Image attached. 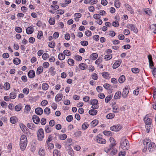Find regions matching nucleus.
I'll return each instance as SVG.
<instances>
[{
  "instance_id": "1",
  "label": "nucleus",
  "mask_w": 156,
  "mask_h": 156,
  "mask_svg": "<svg viewBox=\"0 0 156 156\" xmlns=\"http://www.w3.org/2000/svg\"><path fill=\"white\" fill-rule=\"evenodd\" d=\"M27 141L26 136L22 135L20 138V147L21 150L23 151L25 149L27 144Z\"/></svg>"
},
{
  "instance_id": "2",
  "label": "nucleus",
  "mask_w": 156,
  "mask_h": 156,
  "mask_svg": "<svg viewBox=\"0 0 156 156\" xmlns=\"http://www.w3.org/2000/svg\"><path fill=\"white\" fill-rule=\"evenodd\" d=\"M129 145L128 141L125 137L122 138L120 142L121 148L124 150H128L129 147Z\"/></svg>"
},
{
  "instance_id": "3",
  "label": "nucleus",
  "mask_w": 156,
  "mask_h": 156,
  "mask_svg": "<svg viewBox=\"0 0 156 156\" xmlns=\"http://www.w3.org/2000/svg\"><path fill=\"white\" fill-rule=\"evenodd\" d=\"M148 58L149 60V66L152 69V73L154 77H156V69L155 68H151L154 66L153 62L152 60V57L151 55L148 56Z\"/></svg>"
},
{
  "instance_id": "4",
  "label": "nucleus",
  "mask_w": 156,
  "mask_h": 156,
  "mask_svg": "<svg viewBox=\"0 0 156 156\" xmlns=\"http://www.w3.org/2000/svg\"><path fill=\"white\" fill-rule=\"evenodd\" d=\"M37 139L39 141H42L44 138V133L43 129L40 128L37 131Z\"/></svg>"
},
{
  "instance_id": "5",
  "label": "nucleus",
  "mask_w": 156,
  "mask_h": 156,
  "mask_svg": "<svg viewBox=\"0 0 156 156\" xmlns=\"http://www.w3.org/2000/svg\"><path fill=\"white\" fill-rule=\"evenodd\" d=\"M95 139L97 143L101 144H105L106 143V140L103 138L102 136L100 135H98L95 138Z\"/></svg>"
},
{
  "instance_id": "6",
  "label": "nucleus",
  "mask_w": 156,
  "mask_h": 156,
  "mask_svg": "<svg viewBox=\"0 0 156 156\" xmlns=\"http://www.w3.org/2000/svg\"><path fill=\"white\" fill-rule=\"evenodd\" d=\"M151 142L150 140L146 138L143 140V144L144 148L143 149L142 151L143 152H146L147 151V145L148 143H150Z\"/></svg>"
},
{
  "instance_id": "7",
  "label": "nucleus",
  "mask_w": 156,
  "mask_h": 156,
  "mask_svg": "<svg viewBox=\"0 0 156 156\" xmlns=\"http://www.w3.org/2000/svg\"><path fill=\"white\" fill-rule=\"evenodd\" d=\"M20 126L21 129L25 134L28 136L30 135V133L29 130L26 126L23 124H20Z\"/></svg>"
},
{
  "instance_id": "8",
  "label": "nucleus",
  "mask_w": 156,
  "mask_h": 156,
  "mask_svg": "<svg viewBox=\"0 0 156 156\" xmlns=\"http://www.w3.org/2000/svg\"><path fill=\"white\" fill-rule=\"evenodd\" d=\"M129 87L128 86H126L123 89L122 95L124 98H126L127 97L128 94L129 93Z\"/></svg>"
},
{
  "instance_id": "9",
  "label": "nucleus",
  "mask_w": 156,
  "mask_h": 156,
  "mask_svg": "<svg viewBox=\"0 0 156 156\" xmlns=\"http://www.w3.org/2000/svg\"><path fill=\"white\" fill-rule=\"evenodd\" d=\"M122 128V126L119 125H115L110 128L111 130L113 131H118L120 130Z\"/></svg>"
},
{
  "instance_id": "10",
  "label": "nucleus",
  "mask_w": 156,
  "mask_h": 156,
  "mask_svg": "<svg viewBox=\"0 0 156 156\" xmlns=\"http://www.w3.org/2000/svg\"><path fill=\"white\" fill-rule=\"evenodd\" d=\"M126 27L128 29L131 30L132 31H133L135 33H137V30L133 25L129 24L127 25Z\"/></svg>"
},
{
  "instance_id": "11",
  "label": "nucleus",
  "mask_w": 156,
  "mask_h": 156,
  "mask_svg": "<svg viewBox=\"0 0 156 156\" xmlns=\"http://www.w3.org/2000/svg\"><path fill=\"white\" fill-rule=\"evenodd\" d=\"M122 62V61L121 59H119L116 61L113 65V68L115 69L117 68L120 66Z\"/></svg>"
},
{
  "instance_id": "12",
  "label": "nucleus",
  "mask_w": 156,
  "mask_h": 156,
  "mask_svg": "<svg viewBox=\"0 0 156 156\" xmlns=\"http://www.w3.org/2000/svg\"><path fill=\"white\" fill-rule=\"evenodd\" d=\"M155 147V144L154 143L151 142L148 145V150L149 151H153Z\"/></svg>"
},
{
  "instance_id": "13",
  "label": "nucleus",
  "mask_w": 156,
  "mask_h": 156,
  "mask_svg": "<svg viewBox=\"0 0 156 156\" xmlns=\"http://www.w3.org/2000/svg\"><path fill=\"white\" fill-rule=\"evenodd\" d=\"M32 119L33 122L36 124H38L40 122V119L36 115H34L32 116Z\"/></svg>"
},
{
  "instance_id": "14",
  "label": "nucleus",
  "mask_w": 156,
  "mask_h": 156,
  "mask_svg": "<svg viewBox=\"0 0 156 156\" xmlns=\"http://www.w3.org/2000/svg\"><path fill=\"white\" fill-rule=\"evenodd\" d=\"M28 76L30 78H33L35 76V73L34 70H30L28 73Z\"/></svg>"
},
{
  "instance_id": "15",
  "label": "nucleus",
  "mask_w": 156,
  "mask_h": 156,
  "mask_svg": "<svg viewBox=\"0 0 156 156\" xmlns=\"http://www.w3.org/2000/svg\"><path fill=\"white\" fill-rule=\"evenodd\" d=\"M35 112L37 115H41L43 113V110L41 108H37L35 109Z\"/></svg>"
},
{
  "instance_id": "16",
  "label": "nucleus",
  "mask_w": 156,
  "mask_h": 156,
  "mask_svg": "<svg viewBox=\"0 0 156 156\" xmlns=\"http://www.w3.org/2000/svg\"><path fill=\"white\" fill-rule=\"evenodd\" d=\"M34 30V28L32 27H28L26 30V32L27 34H31L33 33Z\"/></svg>"
},
{
  "instance_id": "17",
  "label": "nucleus",
  "mask_w": 156,
  "mask_h": 156,
  "mask_svg": "<svg viewBox=\"0 0 156 156\" xmlns=\"http://www.w3.org/2000/svg\"><path fill=\"white\" fill-rule=\"evenodd\" d=\"M62 98V95L61 94H58L55 98V100L56 102H58L60 101Z\"/></svg>"
},
{
  "instance_id": "18",
  "label": "nucleus",
  "mask_w": 156,
  "mask_h": 156,
  "mask_svg": "<svg viewBox=\"0 0 156 156\" xmlns=\"http://www.w3.org/2000/svg\"><path fill=\"white\" fill-rule=\"evenodd\" d=\"M55 68L53 67H51L49 69V72L51 73V75L52 76H54L56 74V72L55 70Z\"/></svg>"
},
{
  "instance_id": "19",
  "label": "nucleus",
  "mask_w": 156,
  "mask_h": 156,
  "mask_svg": "<svg viewBox=\"0 0 156 156\" xmlns=\"http://www.w3.org/2000/svg\"><path fill=\"white\" fill-rule=\"evenodd\" d=\"M38 154L40 156H44L45 155V151L44 148L43 147L40 148L38 151Z\"/></svg>"
},
{
  "instance_id": "20",
  "label": "nucleus",
  "mask_w": 156,
  "mask_h": 156,
  "mask_svg": "<svg viewBox=\"0 0 156 156\" xmlns=\"http://www.w3.org/2000/svg\"><path fill=\"white\" fill-rule=\"evenodd\" d=\"M43 67L42 66H40L38 67L37 69L36 73V74L39 75L42 73L43 71Z\"/></svg>"
},
{
  "instance_id": "21",
  "label": "nucleus",
  "mask_w": 156,
  "mask_h": 156,
  "mask_svg": "<svg viewBox=\"0 0 156 156\" xmlns=\"http://www.w3.org/2000/svg\"><path fill=\"white\" fill-rule=\"evenodd\" d=\"M122 95L121 91H118L116 92L114 96V98L115 99H119Z\"/></svg>"
},
{
  "instance_id": "22",
  "label": "nucleus",
  "mask_w": 156,
  "mask_h": 156,
  "mask_svg": "<svg viewBox=\"0 0 156 156\" xmlns=\"http://www.w3.org/2000/svg\"><path fill=\"white\" fill-rule=\"evenodd\" d=\"M98 56V55L97 53H93L90 55V58L93 60H95L97 58Z\"/></svg>"
},
{
  "instance_id": "23",
  "label": "nucleus",
  "mask_w": 156,
  "mask_h": 156,
  "mask_svg": "<svg viewBox=\"0 0 156 156\" xmlns=\"http://www.w3.org/2000/svg\"><path fill=\"white\" fill-rule=\"evenodd\" d=\"M27 126L30 129L34 130L36 128V126L34 123H29L27 125Z\"/></svg>"
},
{
  "instance_id": "24",
  "label": "nucleus",
  "mask_w": 156,
  "mask_h": 156,
  "mask_svg": "<svg viewBox=\"0 0 156 156\" xmlns=\"http://www.w3.org/2000/svg\"><path fill=\"white\" fill-rule=\"evenodd\" d=\"M41 87L42 90H46L48 88L49 85L47 83H44L42 84Z\"/></svg>"
},
{
  "instance_id": "25",
  "label": "nucleus",
  "mask_w": 156,
  "mask_h": 156,
  "mask_svg": "<svg viewBox=\"0 0 156 156\" xmlns=\"http://www.w3.org/2000/svg\"><path fill=\"white\" fill-rule=\"evenodd\" d=\"M10 86L9 83L8 82H6L3 86V88L6 90H8L10 89Z\"/></svg>"
},
{
  "instance_id": "26",
  "label": "nucleus",
  "mask_w": 156,
  "mask_h": 156,
  "mask_svg": "<svg viewBox=\"0 0 156 156\" xmlns=\"http://www.w3.org/2000/svg\"><path fill=\"white\" fill-rule=\"evenodd\" d=\"M109 140L112 146H115L116 145V141L113 138L111 137L109 138Z\"/></svg>"
},
{
  "instance_id": "27",
  "label": "nucleus",
  "mask_w": 156,
  "mask_h": 156,
  "mask_svg": "<svg viewBox=\"0 0 156 156\" xmlns=\"http://www.w3.org/2000/svg\"><path fill=\"white\" fill-rule=\"evenodd\" d=\"M145 123L146 125H150L151 122V119L148 118L147 117H145L144 119Z\"/></svg>"
},
{
  "instance_id": "28",
  "label": "nucleus",
  "mask_w": 156,
  "mask_h": 156,
  "mask_svg": "<svg viewBox=\"0 0 156 156\" xmlns=\"http://www.w3.org/2000/svg\"><path fill=\"white\" fill-rule=\"evenodd\" d=\"M22 108V107L21 104L16 105L15 107V110L16 112L20 111Z\"/></svg>"
},
{
  "instance_id": "29",
  "label": "nucleus",
  "mask_w": 156,
  "mask_h": 156,
  "mask_svg": "<svg viewBox=\"0 0 156 156\" xmlns=\"http://www.w3.org/2000/svg\"><path fill=\"white\" fill-rule=\"evenodd\" d=\"M10 120L12 123L15 124L17 121V119L16 116H12L10 117Z\"/></svg>"
},
{
  "instance_id": "30",
  "label": "nucleus",
  "mask_w": 156,
  "mask_h": 156,
  "mask_svg": "<svg viewBox=\"0 0 156 156\" xmlns=\"http://www.w3.org/2000/svg\"><path fill=\"white\" fill-rule=\"evenodd\" d=\"M144 10L146 14L150 16L151 15L152 12L151 10L150 9L148 8H145L144 9Z\"/></svg>"
},
{
  "instance_id": "31",
  "label": "nucleus",
  "mask_w": 156,
  "mask_h": 156,
  "mask_svg": "<svg viewBox=\"0 0 156 156\" xmlns=\"http://www.w3.org/2000/svg\"><path fill=\"white\" fill-rule=\"evenodd\" d=\"M125 80V76L124 75L121 76L119 79V82L120 83H123Z\"/></svg>"
},
{
  "instance_id": "32",
  "label": "nucleus",
  "mask_w": 156,
  "mask_h": 156,
  "mask_svg": "<svg viewBox=\"0 0 156 156\" xmlns=\"http://www.w3.org/2000/svg\"><path fill=\"white\" fill-rule=\"evenodd\" d=\"M98 123V120L95 119L93 120L91 122L90 126L92 127H94L97 125Z\"/></svg>"
},
{
  "instance_id": "33",
  "label": "nucleus",
  "mask_w": 156,
  "mask_h": 156,
  "mask_svg": "<svg viewBox=\"0 0 156 156\" xmlns=\"http://www.w3.org/2000/svg\"><path fill=\"white\" fill-rule=\"evenodd\" d=\"M89 114L92 115H96L97 111L95 109H90L89 111Z\"/></svg>"
},
{
  "instance_id": "34",
  "label": "nucleus",
  "mask_w": 156,
  "mask_h": 156,
  "mask_svg": "<svg viewBox=\"0 0 156 156\" xmlns=\"http://www.w3.org/2000/svg\"><path fill=\"white\" fill-rule=\"evenodd\" d=\"M102 75L105 79H108L109 77V74L107 72H103L102 73Z\"/></svg>"
},
{
  "instance_id": "35",
  "label": "nucleus",
  "mask_w": 156,
  "mask_h": 156,
  "mask_svg": "<svg viewBox=\"0 0 156 156\" xmlns=\"http://www.w3.org/2000/svg\"><path fill=\"white\" fill-rule=\"evenodd\" d=\"M68 153L71 156H74V151L71 147H69L68 149Z\"/></svg>"
},
{
  "instance_id": "36",
  "label": "nucleus",
  "mask_w": 156,
  "mask_h": 156,
  "mask_svg": "<svg viewBox=\"0 0 156 156\" xmlns=\"http://www.w3.org/2000/svg\"><path fill=\"white\" fill-rule=\"evenodd\" d=\"M89 126V125L87 122H84L82 126V129L85 130L88 128Z\"/></svg>"
},
{
  "instance_id": "37",
  "label": "nucleus",
  "mask_w": 156,
  "mask_h": 156,
  "mask_svg": "<svg viewBox=\"0 0 156 156\" xmlns=\"http://www.w3.org/2000/svg\"><path fill=\"white\" fill-rule=\"evenodd\" d=\"M59 59L61 60H63L65 58V56L62 53H60L58 56Z\"/></svg>"
},
{
  "instance_id": "38",
  "label": "nucleus",
  "mask_w": 156,
  "mask_h": 156,
  "mask_svg": "<svg viewBox=\"0 0 156 156\" xmlns=\"http://www.w3.org/2000/svg\"><path fill=\"white\" fill-rule=\"evenodd\" d=\"M13 63L16 65H18L20 63V60L18 58H16L13 59Z\"/></svg>"
},
{
  "instance_id": "39",
  "label": "nucleus",
  "mask_w": 156,
  "mask_h": 156,
  "mask_svg": "<svg viewBox=\"0 0 156 156\" xmlns=\"http://www.w3.org/2000/svg\"><path fill=\"white\" fill-rule=\"evenodd\" d=\"M111 152L110 154L111 155H113L115 154L117 152V150L115 148H111L110 150Z\"/></svg>"
},
{
  "instance_id": "40",
  "label": "nucleus",
  "mask_w": 156,
  "mask_h": 156,
  "mask_svg": "<svg viewBox=\"0 0 156 156\" xmlns=\"http://www.w3.org/2000/svg\"><path fill=\"white\" fill-rule=\"evenodd\" d=\"M79 68L81 70L85 69L86 68V65L83 63H81L79 66Z\"/></svg>"
},
{
  "instance_id": "41",
  "label": "nucleus",
  "mask_w": 156,
  "mask_h": 156,
  "mask_svg": "<svg viewBox=\"0 0 156 156\" xmlns=\"http://www.w3.org/2000/svg\"><path fill=\"white\" fill-rule=\"evenodd\" d=\"M45 131L46 133H50L52 131L51 128L48 126H46L45 128Z\"/></svg>"
},
{
  "instance_id": "42",
  "label": "nucleus",
  "mask_w": 156,
  "mask_h": 156,
  "mask_svg": "<svg viewBox=\"0 0 156 156\" xmlns=\"http://www.w3.org/2000/svg\"><path fill=\"white\" fill-rule=\"evenodd\" d=\"M10 98L12 99H15L16 97V93L15 92H11L9 94Z\"/></svg>"
},
{
  "instance_id": "43",
  "label": "nucleus",
  "mask_w": 156,
  "mask_h": 156,
  "mask_svg": "<svg viewBox=\"0 0 156 156\" xmlns=\"http://www.w3.org/2000/svg\"><path fill=\"white\" fill-rule=\"evenodd\" d=\"M53 156H60V153L58 150H55L53 151Z\"/></svg>"
},
{
  "instance_id": "44",
  "label": "nucleus",
  "mask_w": 156,
  "mask_h": 156,
  "mask_svg": "<svg viewBox=\"0 0 156 156\" xmlns=\"http://www.w3.org/2000/svg\"><path fill=\"white\" fill-rule=\"evenodd\" d=\"M23 92L24 94L27 95L29 92V89L27 87L24 88L23 90Z\"/></svg>"
},
{
  "instance_id": "45",
  "label": "nucleus",
  "mask_w": 156,
  "mask_h": 156,
  "mask_svg": "<svg viewBox=\"0 0 156 156\" xmlns=\"http://www.w3.org/2000/svg\"><path fill=\"white\" fill-rule=\"evenodd\" d=\"M68 63L69 65L73 66L74 65V61L72 59L69 58L68 60Z\"/></svg>"
},
{
  "instance_id": "46",
  "label": "nucleus",
  "mask_w": 156,
  "mask_h": 156,
  "mask_svg": "<svg viewBox=\"0 0 156 156\" xmlns=\"http://www.w3.org/2000/svg\"><path fill=\"white\" fill-rule=\"evenodd\" d=\"M49 55L48 53H44L43 54L42 58L44 60H46L49 58Z\"/></svg>"
},
{
  "instance_id": "47",
  "label": "nucleus",
  "mask_w": 156,
  "mask_h": 156,
  "mask_svg": "<svg viewBox=\"0 0 156 156\" xmlns=\"http://www.w3.org/2000/svg\"><path fill=\"white\" fill-rule=\"evenodd\" d=\"M44 112L47 115H49L50 113V109L48 107L46 108L44 110Z\"/></svg>"
},
{
  "instance_id": "48",
  "label": "nucleus",
  "mask_w": 156,
  "mask_h": 156,
  "mask_svg": "<svg viewBox=\"0 0 156 156\" xmlns=\"http://www.w3.org/2000/svg\"><path fill=\"white\" fill-rule=\"evenodd\" d=\"M121 5V3L119 0H116L115 2V7L119 8Z\"/></svg>"
},
{
  "instance_id": "49",
  "label": "nucleus",
  "mask_w": 156,
  "mask_h": 156,
  "mask_svg": "<svg viewBox=\"0 0 156 156\" xmlns=\"http://www.w3.org/2000/svg\"><path fill=\"white\" fill-rule=\"evenodd\" d=\"M59 138L61 140H64L67 138V135L66 134L59 135Z\"/></svg>"
},
{
  "instance_id": "50",
  "label": "nucleus",
  "mask_w": 156,
  "mask_h": 156,
  "mask_svg": "<svg viewBox=\"0 0 156 156\" xmlns=\"http://www.w3.org/2000/svg\"><path fill=\"white\" fill-rule=\"evenodd\" d=\"M74 58L77 61H81L82 59V57L79 55H76L74 56Z\"/></svg>"
},
{
  "instance_id": "51",
  "label": "nucleus",
  "mask_w": 156,
  "mask_h": 156,
  "mask_svg": "<svg viewBox=\"0 0 156 156\" xmlns=\"http://www.w3.org/2000/svg\"><path fill=\"white\" fill-rule=\"evenodd\" d=\"M103 133L105 136H112V133L109 131H104Z\"/></svg>"
},
{
  "instance_id": "52",
  "label": "nucleus",
  "mask_w": 156,
  "mask_h": 156,
  "mask_svg": "<svg viewBox=\"0 0 156 156\" xmlns=\"http://www.w3.org/2000/svg\"><path fill=\"white\" fill-rule=\"evenodd\" d=\"M112 109L113 112H114L116 113L118 112H119V110L118 109V107L116 105H113L112 106Z\"/></svg>"
},
{
  "instance_id": "53",
  "label": "nucleus",
  "mask_w": 156,
  "mask_h": 156,
  "mask_svg": "<svg viewBox=\"0 0 156 156\" xmlns=\"http://www.w3.org/2000/svg\"><path fill=\"white\" fill-rule=\"evenodd\" d=\"M115 116V115L113 113H110L108 114L106 116V118L108 119H112Z\"/></svg>"
},
{
  "instance_id": "54",
  "label": "nucleus",
  "mask_w": 156,
  "mask_h": 156,
  "mask_svg": "<svg viewBox=\"0 0 156 156\" xmlns=\"http://www.w3.org/2000/svg\"><path fill=\"white\" fill-rule=\"evenodd\" d=\"M55 43L54 41H52L50 42L48 44V46L51 48H53L55 46Z\"/></svg>"
},
{
  "instance_id": "55",
  "label": "nucleus",
  "mask_w": 156,
  "mask_h": 156,
  "mask_svg": "<svg viewBox=\"0 0 156 156\" xmlns=\"http://www.w3.org/2000/svg\"><path fill=\"white\" fill-rule=\"evenodd\" d=\"M112 55H107L104 56V59L106 61H108L112 58Z\"/></svg>"
},
{
  "instance_id": "56",
  "label": "nucleus",
  "mask_w": 156,
  "mask_h": 156,
  "mask_svg": "<svg viewBox=\"0 0 156 156\" xmlns=\"http://www.w3.org/2000/svg\"><path fill=\"white\" fill-rule=\"evenodd\" d=\"M132 71L134 73H138L140 71L139 69L136 68H133L132 69Z\"/></svg>"
},
{
  "instance_id": "57",
  "label": "nucleus",
  "mask_w": 156,
  "mask_h": 156,
  "mask_svg": "<svg viewBox=\"0 0 156 156\" xmlns=\"http://www.w3.org/2000/svg\"><path fill=\"white\" fill-rule=\"evenodd\" d=\"M90 104L97 105L98 104V101L96 99H92L90 100Z\"/></svg>"
},
{
  "instance_id": "58",
  "label": "nucleus",
  "mask_w": 156,
  "mask_h": 156,
  "mask_svg": "<svg viewBox=\"0 0 156 156\" xmlns=\"http://www.w3.org/2000/svg\"><path fill=\"white\" fill-rule=\"evenodd\" d=\"M81 14L80 13H77L74 14V17L75 18V20L78 19V18H80L81 16Z\"/></svg>"
},
{
  "instance_id": "59",
  "label": "nucleus",
  "mask_w": 156,
  "mask_h": 156,
  "mask_svg": "<svg viewBox=\"0 0 156 156\" xmlns=\"http://www.w3.org/2000/svg\"><path fill=\"white\" fill-rule=\"evenodd\" d=\"M112 98V96L111 95L107 96L105 99V102L106 103H108L110 100Z\"/></svg>"
},
{
  "instance_id": "60",
  "label": "nucleus",
  "mask_w": 156,
  "mask_h": 156,
  "mask_svg": "<svg viewBox=\"0 0 156 156\" xmlns=\"http://www.w3.org/2000/svg\"><path fill=\"white\" fill-rule=\"evenodd\" d=\"M125 6V7L127 9V10L129 11L131 13L133 12L132 8L128 4H126Z\"/></svg>"
},
{
  "instance_id": "61",
  "label": "nucleus",
  "mask_w": 156,
  "mask_h": 156,
  "mask_svg": "<svg viewBox=\"0 0 156 156\" xmlns=\"http://www.w3.org/2000/svg\"><path fill=\"white\" fill-rule=\"evenodd\" d=\"M49 22L51 25H54L55 22V19L54 18H51L49 20Z\"/></svg>"
},
{
  "instance_id": "62",
  "label": "nucleus",
  "mask_w": 156,
  "mask_h": 156,
  "mask_svg": "<svg viewBox=\"0 0 156 156\" xmlns=\"http://www.w3.org/2000/svg\"><path fill=\"white\" fill-rule=\"evenodd\" d=\"M49 65V63L48 62H46L43 63L42 67L44 68H47Z\"/></svg>"
},
{
  "instance_id": "63",
  "label": "nucleus",
  "mask_w": 156,
  "mask_h": 156,
  "mask_svg": "<svg viewBox=\"0 0 156 156\" xmlns=\"http://www.w3.org/2000/svg\"><path fill=\"white\" fill-rule=\"evenodd\" d=\"M73 119V117L72 115H69L66 117V120L69 122H70Z\"/></svg>"
},
{
  "instance_id": "64",
  "label": "nucleus",
  "mask_w": 156,
  "mask_h": 156,
  "mask_svg": "<svg viewBox=\"0 0 156 156\" xmlns=\"http://www.w3.org/2000/svg\"><path fill=\"white\" fill-rule=\"evenodd\" d=\"M25 110L27 111V112H29L30 110V107L29 105H27L25 106Z\"/></svg>"
}]
</instances>
